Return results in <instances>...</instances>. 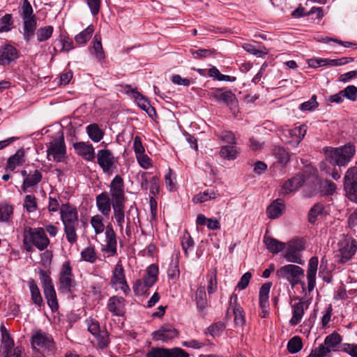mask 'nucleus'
I'll use <instances>...</instances> for the list:
<instances>
[{"instance_id": "obj_1", "label": "nucleus", "mask_w": 357, "mask_h": 357, "mask_svg": "<svg viewBox=\"0 0 357 357\" xmlns=\"http://www.w3.org/2000/svg\"><path fill=\"white\" fill-rule=\"evenodd\" d=\"M60 215L67 241L70 244L76 243L78 238L77 229L79 225L77 208L72 205L62 204L60 208Z\"/></svg>"}, {"instance_id": "obj_2", "label": "nucleus", "mask_w": 357, "mask_h": 357, "mask_svg": "<svg viewBox=\"0 0 357 357\" xmlns=\"http://www.w3.org/2000/svg\"><path fill=\"white\" fill-rule=\"evenodd\" d=\"M50 244L45 229L42 227L28 228L24 233L23 245L27 252L33 251V246L39 250H44Z\"/></svg>"}, {"instance_id": "obj_3", "label": "nucleus", "mask_w": 357, "mask_h": 357, "mask_svg": "<svg viewBox=\"0 0 357 357\" xmlns=\"http://www.w3.org/2000/svg\"><path fill=\"white\" fill-rule=\"evenodd\" d=\"M59 290L63 294H69L73 291V288L76 286L73 270L70 261H65L59 273Z\"/></svg>"}, {"instance_id": "obj_4", "label": "nucleus", "mask_w": 357, "mask_h": 357, "mask_svg": "<svg viewBox=\"0 0 357 357\" xmlns=\"http://www.w3.org/2000/svg\"><path fill=\"white\" fill-rule=\"evenodd\" d=\"M277 275L279 278L286 279L292 286L301 283V278L304 277V270L294 264H288L282 266L277 271Z\"/></svg>"}, {"instance_id": "obj_5", "label": "nucleus", "mask_w": 357, "mask_h": 357, "mask_svg": "<svg viewBox=\"0 0 357 357\" xmlns=\"http://www.w3.org/2000/svg\"><path fill=\"white\" fill-rule=\"evenodd\" d=\"M338 261L346 263L351 260L357 252V241L351 237L344 236L338 243Z\"/></svg>"}, {"instance_id": "obj_6", "label": "nucleus", "mask_w": 357, "mask_h": 357, "mask_svg": "<svg viewBox=\"0 0 357 357\" xmlns=\"http://www.w3.org/2000/svg\"><path fill=\"white\" fill-rule=\"evenodd\" d=\"M66 153V145L63 135L54 139L47 146V154L49 160L56 162H62Z\"/></svg>"}, {"instance_id": "obj_7", "label": "nucleus", "mask_w": 357, "mask_h": 357, "mask_svg": "<svg viewBox=\"0 0 357 357\" xmlns=\"http://www.w3.org/2000/svg\"><path fill=\"white\" fill-rule=\"evenodd\" d=\"M31 343L33 349L47 354L52 353L54 347L52 337L41 331L32 337Z\"/></svg>"}, {"instance_id": "obj_8", "label": "nucleus", "mask_w": 357, "mask_h": 357, "mask_svg": "<svg viewBox=\"0 0 357 357\" xmlns=\"http://www.w3.org/2000/svg\"><path fill=\"white\" fill-rule=\"evenodd\" d=\"M21 175L24 177L21 186V190L24 192H31V189L36 186L43 179L41 171L34 167L22 170Z\"/></svg>"}, {"instance_id": "obj_9", "label": "nucleus", "mask_w": 357, "mask_h": 357, "mask_svg": "<svg viewBox=\"0 0 357 357\" xmlns=\"http://www.w3.org/2000/svg\"><path fill=\"white\" fill-rule=\"evenodd\" d=\"M112 203H126L125 184L123 178L120 175H116L109 185V195Z\"/></svg>"}, {"instance_id": "obj_10", "label": "nucleus", "mask_w": 357, "mask_h": 357, "mask_svg": "<svg viewBox=\"0 0 357 357\" xmlns=\"http://www.w3.org/2000/svg\"><path fill=\"white\" fill-rule=\"evenodd\" d=\"M335 351V332L326 336L324 342L312 349L307 357H332Z\"/></svg>"}, {"instance_id": "obj_11", "label": "nucleus", "mask_w": 357, "mask_h": 357, "mask_svg": "<svg viewBox=\"0 0 357 357\" xmlns=\"http://www.w3.org/2000/svg\"><path fill=\"white\" fill-rule=\"evenodd\" d=\"M105 241L106 244L102 246V252L107 257H113L117 255V241L116 236L111 224L105 227Z\"/></svg>"}, {"instance_id": "obj_12", "label": "nucleus", "mask_w": 357, "mask_h": 357, "mask_svg": "<svg viewBox=\"0 0 357 357\" xmlns=\"http://www.w3.org/2000/svg\"><path fill=\"white\" fill-rule=\"evenodd\" d=\"M355 153L356 148L351 143L336 148V165L340 167L347 165Z\"/></svg>"}, {"instance_id": "obj_13", "label": "nucleus", "mask_w": 357, "mask_h": 357, "mask_svg": "<svg viewBox=\"0 0 357 357\" xmlns=\"http://www.w3.org/2000/svg\"><path fill=\"white\" fill-rule=\"evenodd\" d=\"M116 160L111 151L101 149L97 153V162L105 173H110Z\"/></svg>"}, {"instance_id": "obj_14", "label": "nucleus", "mask_w": 357, "mask_h": 357, "mask_svg": "<svg viewBox=\"0 0 357 357\" xmlns=\"http://www.w3.org/2000/svg\"><path fill=\"white\" fill-rule=\"evenodd\" d=\"M217 102H223L227 106H235L237 100L235 95L231 91H224L223 89H213L208 93Z\"/></svg>"}, {"instance_id": "obj_15", "label": "nucleus", "mask_w": 357, "mask_h": 357, "mask_svg": "<svg viewBox=\"0 0 357 357\" xmlns=\"http://www.w3.org/2000/svg\"><path fill=\"white\" fill-rule=\"evenodd\" d=\"M324 153L326 158L319 164L320 170L335 178V149L332 147H326L324 149Z\"/></svg>"}, {"instance_id": "obj_16", "label": "nucleus", "mask_w": 357, "mask_h": 357, "mask_svg": "<svg viewBox=\"0 0 357 357\" xmlns=\"http://www.w3.org/2000/svg\"><path fill=\"white\" fill-rule=\"evenodd\" d=\"M303 249L304 245L301 241L293 242L289 245L284 257L289 262L303 264V261L300 254V252Z\"/></svg>"}, {"instance_id": "obj_17", "label": "nucleus", "mask_w": 357, "mask_h": 357, "mask_svg": "<svg viewBox=\"0 0 357 357\" xmlns=\"http://www.w3.org/2000/svg\"><path fill=\"white\" fill-rule=\"evenodd\" d=\"M111 282L114 286L121 289L125 293L130 291L129 286L126 281L124 269L120 263L115 266Z\"/></svg>"}, {"instance_id": "obj_18", "label": "nucleus", "mask_w": 357, "mask_h": 357, "mask_svg": "<svg viewBox=\"0 0 357 357\" xmlns=\"http://www.w3.org/2000/svg\"><path fill=\"white\" fill-rule=\"evenodd\" d=\"M18 50L10 44L4 45L0 49V65H9L19 58Z\"/></svg>"}, {"instance_id": "obj_19", "label": "nucleus", "mask_w": 357, "mask_h": 357, "mask_svg": "<svg viewBox=\"0 0 357 357\" xmlns=\"http://www.w3.org/2000/svg\"><path fill=\"white\" fill-rule=\"evenodd\" d=\"M178 335V331L171 325L162 326L153 333V339L155 341L167 342Z\"/></svg>"}, {"instance_id": "obj_20", "label": "nucleus", "mask_w": 357, "mask_h": 357, "mask_svg": "<svg viewBox=\"0 0 357 357\" xmlns=\"http://www.w3.org/2000/svg\"><path fill=\"white\" fill-rule=\"evenodd\" d=\"M75 152L84 160L92 161L94 160L95 150L91 144L89 142H79L73 144Z\"/></svg>"}, {"instance_id": "obj_21", "label": "nucleus", "mask_w": 357, "mask_h": 357, "mask_svg": "<svg viewBox=\"0 0 357 357\" xmlns=\"http://www.w3.org/2000/svg\"><path fill=\"white\" fill-rule=\"evenodd\" d=\"M307 127L305 125H301L287 130L286 137H288L289 136L291 139H287L286 142L294 147H297L305 137Z\"/></svg>"}, {"instance_id": "obj_22", "label": "nucleus", "mask_w": 357, "mask_h": 357, "mask_svg": "<svg viewBox=\"0 0 357 357\" xmlns=\"http://www.w3.org/2000/svg\"><path fill=\"white\" fill-rule=\"evenodd\" d=\"M96 204L98 210L105 217L109 215L111 212V206H112V198L108 193L104 192L98 195L96 197Z\"/></svg>"}, {"instance_id": "obj_23", "label": "nucleus", "mask_w": 357, "mask_h": 357, "mask_svg": "<svg viewBox=\"0 0 357 357\" xmlns=\"http://www.w3.org/2000/svg\"><path fill=\"white\" fill-rule=\"evenodd\" d=\"M125 299L121 296H112L109 299L107 308L115 316H122L125 313Z\"/></svg>"}, {"instance_id": "obj_24", "label": "nucleus", "mask_w": 357, "mask_h": 357, "mask_svg": "<svg viewBox=\"0 0 357 357\" xmlns=\"http://www.w3.org/2000/svg\"><path fill=\"white\" fill-rule=\"evenodd\" d=\"M317 266L318 258L316 257H312L309 260L307 271V289L309 291H312L315 287Z\"/></svg>"}, {"instance_id": "obj_25", "label": "nucleus", "mask_w": 357, "mask_h": 357, "mask_svg": "<svg viewBox=\"0 0 357 357\" xmlns=\"http://www.w3.org/2000/svg\"><path fill=\"white\" fill-rule=\"evenodd\" d=\"M36 27V17L23 19V38L26 43L33 38Z\"/></svg>"}, {"instance_id": "obj_26", "label": "nucleus", "mask_w": 357, "mask_h": 357, "mask_svg": "<svg viewBox=\"0 0 357 357\" xmlns=\"http://www.w3.org/2000/svg\"><path fill=\"white\" fill-rule=\"evenodd\" d=\"M304 182L303 175H296L285 182L282 186V190L283 194H289L298 190Z\"/></svg>"}, {"instance_id": "obj_27", "label": "nucleus", "mask_w": 357, "mask_h": 357, "mask_svg": "<svg viewBox=\"0 0 357 357\" xmlns=\"http://www.w3.org/2000/svg\"><path fill=\"white\" fill-rule=\"evenodd\" d=\"M24 151L20 149L17 152L8 158L6 170L14 171L15 168L24 162Z\"/></svg>"}, {"instance_id": "obj_28", "label": "nucleus", "mask_w": 357, "mask_h": 357, "mask_svg": "<svg viewBox=\"0 0 357 357\" xmlns=\"http://www.w3.org/2000/svg\"><path fill=\"white\" fill-rule=\"evenodd\" d=\"M284 204L281 199L273 201L266 209V214L271 219L279 218L284 210Z\"/></svg>"}, {"instance_id": "obj_29", "label": "nucleus", "mask_w": 357, "mask_h": 357, "mask_svg": "<svg viewBox=\"0 0 357 357\" xmlns=\"http://www.w3.org/2000/svg\"><path fill=\"white\" fill-rule=\"evenodd\" d=\"M29 287L31 293V298L32 303L38 307L44 305L43 297L41 296L40 289L34 280L30 279L29 280Z\"/></svg>"}, {"instance_id": "obj_30", "label": "nucleus", "mask_w": 357, "mask_h": 357, "mask_svg": "<svg viewBox=\"0 0 357 357\" xmlns=\"http://www.w3.org/2000/svg\"><path fill=\"white\" fill-rule=\"evenodd\" d=\"M195 301L197 307L201 314H204V310L207 307L208 301L204 286H200L197 288L195 294Z\"/></svg>"}, {"instance_id": "obj_31", "label": "nucleus", "mask_w": 357, "mask_h": 357, "mask_svg": "<svg viewBox=\"0 0 357 357\" xmlns=\"http://www.w3.org/2000/svg\"><path fill=\"white\" fill-rule=\"evenodd\" d=\"M304 301L300 299L298 303L292 305L293 315L289 321L291 325L296 326L301 322L304 314Z\"/></svg>"}, {"instance_id": "obj_32", "label": "nucleus", "mask_w": 357, "mask_h": 357, "mask_svg": "<svg viewBox=\"0 0 357 357\" xmlns=\"http://www.w3.org/2000/svg\"><path fill=\"white\" fill-rule=\"evenodd\" d=\"M158 267L155 264H151L146 270L143 280L146 287H152L158 280Z\"/></svg>"}, {"instance_id": "obj_33", "label": "nucleus", "mask_w": 357, "mask_h": 357, "mask_svg": "<svg viewBox=\"0 0 357 357\" xmlns=\"http://www.w3.org/2000/svg\"><path fill=\"white\" fill-rule=\"evenodd\" d=\"M341 336L336 333V351H343L351 357H357V344H340Z\"/></svg>"}, {"instance_id": "obj_34", "label": "nucleus", "mask_w": 357, "mask_h": 357, "mask_svg": "<svg viewBox=\"0 0 357 357\" xmlns=\"http://www.w3.org/2000/svg\"><path fill=\"white\" fill-rule=\"evenodd\" d=\"M125 204H112L114 218L121 231L123 229V223L125 222Z\"/></svg>"}, {"instance_id": "obj_35", "label": "nucleus", "mask_w": 357, "mask_h": 357, "mask_svg": "<svg viewBox=\"0 0 357 357\" xmlns=\"http://www.w3.org/2000/svg\"><path fill=\"white\" fill-rule=\"evenodd\" d=\"M43 293L47 300V305L51 308L52 311H57L59 309V303L54 287L45 288V289L43 290Z\"/></svg>"}, {"instance_id": "obj_36", "label": "nucleus", "mask_w": 357, "mask_h": 357, "mask_svg": "<svg viewBox=\"0 0 357 357\" xmlns=\"http://www.w3.org/2000/svg\"><path fill=\"white\" fill-rule=\"evenodd\" d=\"M266 248L269 252L277 254L285 248V243L271 237H265L264 239Z\"/></svg>"}, {"instance_id": "obj_37", "label": "nucleus", "mask_w": 357, "mask_h": 357, "mask_svg": "<svg viewBox=\"0 0 357 357\" xmlns=\"http://www.w3.org/2000/svg\"><path fill=\"white\" fill-rule=\"evenodd\" d=\"M86 130L89 138L94 142H100L105 135L104 131L96 123L89 125Z\"/></svg>"}, {"instance_id": "obj_38", "label": "nucleus", "mask_w": 357, "mask_h": 357, "mask_svg": "<svg viewBox=\"0 0 357 357\" xmlns=\"http://www.w3.org/2000/svg\"><path fill=\"white\" fill-rule=\"evenodd\" d=\"M92 44L93 54H95L96 59L99 61L104 60L105 56L101 43V36L100 34L96 33L94 36Z\"/></svg>"}, {"instance_id": "obj_39", "label": "nucleus", "mask_w": 357, "mask_h": 357, "mask_svg": "<svg viewBox=\"0 0 357 357\" xmlns=\"http://www.w3.org/2000/svg\"><path fill=\"white\" fill-rule=\"evenodd\" d=\"M132 92L135 93L134 97L138 106L143 110L146 111L149 116H152V112L155 113L153 107H152L148 100L139 92L135 91L134 89Z\"/></svg>"}, {"instance_id": "obj_40", "label": "nucleus", "mask_w": 357, "mask_h": 357, "mask_svg": "<svg viewBox=\"0 0 357 357\" xmlns=\"http://www.w3.org/2000/svg\"><path fill=\"white\" fill-rule=\"evenodd\" d=\"M95 31L93 24L89 25L84 30L75 36V42L79 45H85L91 38Z\"/></svg>"}, {"instance_id": "obj_41", "label": "nucleus", "mask_w": 357, "mask_h": 357, "mask_svg": "<svg viewBox=\"0 0 357 357\" xmlns=\"http://www.w3.org/2000/svg\"><path fill=\"white\" fill-rule=\"evenodd\" d=\"M238 153V151L235 144L223 146L220 151V157L229 160L236 159Z\"/></svg>"}, {"instance_id": "obj_42", "label": "nucleus", "mask_w": 357, "mask_h": 357, "mask_svg": "<svg viewBox=\"0 0 357 357\" xmlns=\"http://www.w3.org/2000/svg\"><path fill=\"white\" fill-rule=\"evenodd\" d=\"M243 47L245 51L257 57H262L268 54V49L264 46H260L259 48H257L255 45L251 43H244Z\"/></svg>"}, {"instance_id": "obj_43", "label": "nucleus", "mask_w": 357, "mask_h": 357, "mask_svg": "<svg viewBox=\"0 0 357 357\" xmlns=\"http://www.w3.org/2000/svg\"><path fill=\"white\" fill-rule=\"evenodd\" d=\"M208 280L207 291L208 294H213L218 289L217 271L214 269L210 271L207 275Z\"/></svg>"}, {"instance_id": "obj_44", "label": "nucleus", "mask_w": 357, "mask_h": 357, "mask_svg": "<svg viewBox=\"0 0 357 357\" xmlns=\"http://www.w3.org/2000/svg\"><path fill=\"white\" fill-rule=\"evenodd\" d=\"M357 184V167H353L347 171L344 178V187Z\"/></svg>"}, {"instance_id": "obj_45", "label": "nucleus", "mask_w": 357, "mask_h": 357, "mask_svg": "<svg viewBox=\"0 0 357 357\" xmlns=\"http://www.w3.org/2000/svg\"><path fill=\"white\" fill-rule=\"evenodd\" d=\"M303 348L302 340L299 336H294L287 343V350L291 354H296Z\"/></svg>"}, {"instance_id": "obj_46", "label": "nucleus", "mask_w": 357, "mask_h": 357, "mask_svg": "<svg viewBox=\"0 0 357 357\" xmlns=\"http://www.w3.org/2000/svg\"><path fill=\"white\" fill-rule=\"evenodd\" d=\"M53 26H46L40 27L36 31L37 40L38 42H44L51 38L53 33Z\"/></svg>"}, {"instance_id": "obj_47", "label": "nucleus", "mask_w": 357, "mask_h": 357, "mask_svg": "<svg viewBox=\"0 0 357 357\" xmlns=\"http://www.w3.org/2000/svg\"><path fill=\"white\" fill-rule=\"evenodd\" d=\"M208 74L209 77L216 79L218 81L234 82L236 80L235 77L221 74L216 67L210 68Z\"/></svg>"}, {"instance_id": "obj_48", "label": "nucleus", "mask_w": 357, "mask_h": 357, "mask_svg": "<svg viewBox=\"0 0 357 357\" xmlns=\"http://www.w3.org/2000/svg\"><path fill=\"white\" fill-rule=\"evenodd\" d=\"M90 223L94 229L96 234H100L103 232L105 225L103 218L100 215H96L91 218Z\"/></svg>"}, {"instance_id": "obj_49", "label": "nucleus", "mask_w": 357, "mask_h": 357, "mask_svg": "<svg viewBox=\"0 0 357 357\" xmlns=\"http://www.w3.org/2000/svg\"><path fill=\"white\" fill-rule=\"evenodd\" d=\"M13 28L11 14H6L0 19V32H8Z\"/></svg>"}, {"instance_id": "obj_50", "label": "nucleus", "mask_w": 357, "mask_h": 357, "mask_svg": "<svg viewBox=\"0 0 357 357\" xmlns=\"http://www.w3.org/2000/svg\"><path fill=\"white\" fill-rule=\"evenodd\" d=\"M24 207L28 213H33L38 208L36 197L33 195H27L24 199Z\"/></svg>"}, {"instance_id": "obj_51", "label": "nucleus", "mask_w": 357, "mask_h": 357, "mask_svg": "<svg viewBox=\"0 0 357 357\" xmlns=\"http://www.w3.org/2000/svg\"><path fill=\"white\" fill-rule=\"evenodd\" d=\"M13 214V206L10 204L0 206V222H9Z\"/></svg>"}, {"instance_id": "obj_52", "label": "nucleus", "mask_w": 357, "mask_h": 357, "mask_svg": "<svg viewBox=\"0 0 357 357\" xmlns=\"http://www.w3.org/2000/svg\"><path fill=\"white\" fill-rule=\"evenodd\" d=\"M217 194L213 190H206L204 192H200L196 195L192 201L195 203H202L211 199H215Z\"/></svg>"}, {"instance_id": "obj_53", "label": "nucleus", "mask_w": 357, "mask_h": 357, "mask_svg": "<svg viewBox=\"0 0 357 357\" xmlns=\"http://www.w3.org/2000/svg\"><path fill=\"white\" fill-rule=\"evenodd\" d=\"M274 155L278 162L282 165H286L289 160V153L282 147L277 146L273 150Z\"/></svg>"}, {"instance_id": "obj_54", "label": "nucleus", "mask_w": 357, "mask_h": 357, "mask_svg": "<svg viewBox=\"0 0 357 357\" xmlns=\"http://www.w3.org/2000/svg\"><path fill=\"white\" fill-rule=\"evenodd\" d=\"M81 256L84 261L90 263H94L97 259L95 248L92 246L84 248L81 252Z\"/></svg>"}, {"instance_id": "obj_55", "label": "nucleus", "mask_w": 357, "mask_h": 357, "mask_svg": "<svg viewBox=\"0 0 357 357\" xmlns=\"http://www.w3.org/2000/svg\"><path fill=\"white\" fill-rule=\"evenodd\" d=\"M271 284L269 282L264 283L260 287L259 289V300L260 303H269L268 298H269V292L271 289Z\"/></svg>"}, {"instance_id": "obj_56", "label": "nucleus", "mask_w": 357, "mask_h": 357, "mask_svg": "<svg viewBox=\"0 0 357 357\" xmlns=\"http://www.w3.org/2000/svg\"><path fill=\"white\" fill-rule=\"evenodd\" d=\"M95 337L97 340L98 347L102 349L107 347L109 344V333L106 330H102Z\"/></svg>"}, {"instance_id": "obj_57", "label": "nucleus", "mask_w": 357, "mask_h": 357, "mask_svg": "<svg viewBox=\"0 0 357 357\" xmlns=\"http://www.w3.org/2000/svg\"><path fill=\"white\" fill-rule=\"evenodd\" d=\"M38 274L43 290L54 287L50 275L45 271L40 269Z\"/></svg>"}, {"instance_id": "obj_58", "label": "nucleus", "mask_w": 357, "mask_h": 357, "mask_svg": "<svg viewBox=\"0 0 357 357\" xmlns=\"http://www.w3.org/2000/svg\"><path fill=\"white\" fill-rule=\"evenodd\" d=\"M22 19L36 17L33 14V10L28 0H24L22 6Z\"/></svg>"}, {"instance_id": "obj_59", "label": "nucleus", "mask_w": 357, "mask_h": 357, "mask_svg": "<svg viewBox=\"0 0 357 357\" xmlns=\"http://www.w3.org/2000/svg\"><path fill=\"white\" fill-rule=\"evenodd\" d=\"M318 105L319 104L317 101V96L313 95L309 100L303 102L300 105L299 108L301 111H312L316 109Z\"/></svg>"}, {"instance_id": "obj_60", "label": "nucleus", "mask_w": 357, "mask_h": 357, "mask_svg": "<svg viewBox=\"0 0 357 357\" xmlns=\"http://www.w3.org/2000/svg\"><path fill=\"white\" fill-rule=\"evenodd\" d=\"M182 248L185 252V255L188 256V250L191 249L194 246V241L192 240L190 235L187 233L182 236L181 238Z\"/></svg>"}, {"instance_id": "obj_61", "label": "nucleus", "mask_w": 357, "mask_h": 357, "mask_svg": "<svg viewBox=\"0 0 357 357\" xmlns=\"http://www.w3.org/2000/svg\"><path fill=\"white\" fill-rule=\"evenodd\" d=\"M233 311L236 324L241 326L245 324V314L243 308L240 305H235Z\"/></svg>"}, {"instance_id": "obj_62", "label": "nucleus", "mask_w": 357, "mask_h": 357, "mask_svg": "<svg viewBox=\"0 0 357 357\" xmlns=\"http://www.w3.org/2000/svg\"><path fill=\"white\" fill-rule=\"evenodd\" d=\"M340 94H342L343 96L347 98L349 100L354 101L356 100L357 87L354 85L348 86L340 91Z\"/></svg>"}, {"instance_id": "obj_63", "label": "nucleus", "mask_w": 357, "mask_h": 357, "mask_svg": "<svg viewBox=\"0 0 357 357\" xmlns=\"http://www.w3.org/2000/svg\"><path fill=\"white\" fill-rule=\"evenodd\" d=\"M168 349L165 348H153L146 353V357H167Z\"/></svg>"}, {"instance_id": "obj_64", "label": "nucleus", "mask_w": 357, "mask_h": 357, "mask_svg": "<svg viewBox=\"0 0 357 357\" xmlns=\"http://www.w3.org/2000/svg\"><path fill=\"white\" fill-rule=\"evenodd\" d=\"M346 196L351 201L357 203V184L355 185L344 186Z\"/></svg>"}]
</instances>
